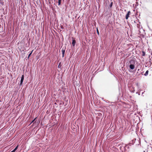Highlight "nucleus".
Masks as SVG:
<instances>
[{
  "instance_id": "nucleus-1",
  "label": "nucleus",
  "mask_w": 152,
  "mask_h": 152,
  "mask_svg": "<svg viewBox=\"0 0 152 152\" xmlns=\"http://www.w3.org/2000/svg\"><path fill=\"white\" fill-rule=\"evenodd\" d=\"M129 63L131 64L129 65L130 68L132 69L134 68V65L133 64L135 63V61L134 60H132L130 61Z\"/></svg>"
},
{
  "instance_id": "nucleus-2",
  "label": "nucleus",
  "mask_w": 152,
  "mask_h": 152,
  "mask_svg": "<svg viewBox=\"0 0 152 152\" xmlns=\"http://www.w3.org/2000/svg\"><path fill=\"white\" fill-rule=\"evenodd\" d=\"M131 14V12L130 11L128 12L126 14V19H127L129 17V15Z\"/></svg>"
},
{
  "instance_id": "nucleus-3",
  "label": "nucleus",
  "mask_w": 152,
  "mask_h": 152,
  "mask_svg": "<svg viewBox=\"0 0 152 152\" xmlns=\"http://www.w3.org/2000/svg\"><path fill=\"white\" fill-rule=\"evenodd\" d=\"M72 45L73 46H75L76 43V40H75V38L72 37Z\"/></svg>"
},
{
  "instance_id": "nucleus-4",
  "label": "nucleus",
  "mask_w": 152,
  "mask_h": 152,
  "mask_svg": "<svg viewBox=\"0 0 152 152\" xmlns=\"http://www.w3.org/2000/svg\"><path fill=\"white\" fill-rule=\"evenodd\" d=\"M24 79V76L23 75L22 76V77L21 78V80H20V85H22V83L23 82V81Z\"/></svg>"
},
{
  "instance_id": "nucleus-5",
  "label": "nucleus",
  "mask_w": 152,
  "mask_h": 152,
  "mask_svg": "<svg viewBox=\"0 0 152 152\" xmlns=\"http://www.w3.org/2000/svg\"><path fill=\"white\" fill-rule=\"evenodd\" d=\"M65 50L62 49L61 50V52L62 54V57H63L64 56V54L65 53Z\"/></svg>"
},
{
  "instance_id": "nucleus-6",
  "label": "nucleus",
  "mask_w": 152,
  "mask_h": 152,
  "mask_svg": "<svg viewBox=\"0 0 152 152\" xmlns=\"http://www.w3.org/2000/svg\"><path fill=\"white\" fill-rule=\"evenodd\" d=\"M148 70H147L145 73L144 74V75L145 76H147L148 75Z\"/></svg>"
},
{
  "instance_id": "nucleus-7",
  "label": "nucleus",
  "mask_w": 152,
  "mask_h": 152,
  "mask_svg": "<svg viewBox=\"0 0 152 152\" xmlns=\"http://www.w3.org/2000/svg\"><path fill=\"white\" fill-rule=\"evenodd\" d=\"M33 50H32L31 52L30 53V54H29L28 56V58H29V57H30V56L31 55L32 53V52H33Z\"/></svg>"
},
{
  "instance_id": "nucleus-8",
  "label": "nucleus",
  "mask_w": 152,
  "mask_h": 152,
  "mask_svg": "<svg viewBox=\"0 0 152 152\" xmlns=\"http://www.w3.org/2000/svg\"><path fill=\"white\" fill-rule=\"evenodd\" d=\"M61 0H58V5H60L61 4Z\"/></svg>"
},
{
  "instance_id": "nucleus-9",
  "label": "nucleus",
  "mask_w": 152,
  "mask_h": 152,
  "mask_svg": "<svg viewBox=\"0 0 152 152\" xmlns=\"http://www.w3.org/2000/svg\"><path fill=\"white\" fill-rule=\"evenodd\" d=\"M113 5V2H111V4H110V7H111Z\"/></svg>"
},
{
  "instance_id": "nucleus-10",
  "label": "nucleus",
  "mask_w": 152,
  "mask_h": 152,
  "mask_svg": "<svg viewBox=\"0 0 152 152\" xmlns=\"http://www.w3.org/2000/svg\"><path fill=\"white\" fill-rule=\"evenodd\" d=\"M145 55V53L144 51H142V56H144Z\"/></svg>"
},
{
  "instance_id": "nucleus-11",
  "label": "nucleus",
  "mask_w": 152,
  "mask_h": 152,
  "mask_svg": "<svg viewBox=\"0 0 152 152\" xmlns=\"http://www.w3.org/2000/svg\"><path fill=\"white\" fill-rule=\"evenodd\" d=\"M18 145L17 146H16L15 147V149L16 150L18 149Z\"/></svg>"
},
{
  "instance_id": "nucleus-12",
  "label": "nucleus",
  "mask_w": 152,
  "mask_h": 152,
  "mask_svg": "<svg viewBox=\"0 0 152 152\" xmlns=\"http://www.w3.org/2000/svg\"><path fill=\"white\" fill-rule=\"evenodd\" d=\"M97 32L98 34H99V32L98 29H97Z\"/></svg>"
},
{
  "instance_id": "nucleus-13",
  "label": "nucleus",
  "mask_w": 152,
  "mask_h": 152,
  "mask_svg": "<svg viewBox=\"0 0 152 152\" xmlns=\"http://www.w3.org/2000/svg\"><path fill=\"white\" fill-rule=\"evenodd\" d=\"M36 118H35L32 122H33L35 120V119H36Z\"/></svg>"
},
{
  "instance_id": "nucleus-14",
  "label": "nucleus",
  "mask_w": 152,
  "mask_h": 152,
  "mask_svg": "<svg viewBox=\"0 0 152 152\" xmlns=\"http://www.w3.org/2000/svg\"><path fill=\"white\" fill-rule=\"evenodd\" d=\"M13 151L15 152V151H16V150L15 148V149L13 150Z\"/></svg>"
},
{
  "instance_id": "nucleus-15",
  "label": "nucleus",
  "mask_w": 152,
  "mask_h": 152,
  "mask_svg": "<svg viewBox=\"0 0 152 152\" xmlns=\"http://www.w3.org/2000/svg\"><path fill=\"white\" fill-rule=\"evenodd\" d=\"M11 152H15V151H13V150L12 151H11Z\"/></svg>"
},
{
  "instance_id": "nucleus-16",
  "label": "nucleus",
  "mask_w": 152,
  "mask_h": 152,
  "mask_svg": "<svg viewBox=\"0 0 152 152\" xmlns=\"http://www.w3.org/2000/svg\"><path fill=\"white\" fill-rule=\"evenodd\" d=\"M143 152H145V151H144Z\"/></svg>"
}]
</instances>
